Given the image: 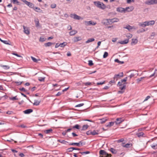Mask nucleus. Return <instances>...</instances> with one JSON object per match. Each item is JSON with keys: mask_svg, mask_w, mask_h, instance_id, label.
Segmentation results:
<instances>
[{"mask_svg": "<svg viewBox=\"0 0 157 157\" xmlns=\"http://www.w3.org/2000/svg\"><path fill=\"white\" fill-rule=\"evenodd\" d=\"M109 20L110 22L112 23L117 22L119 21V19L116 18H114L113 19H109Z\"/></svg>", "mask_w": 157, "mask_h": 157, "instance_id": "nucleus-11", "label": "nucleus"}, {"mask_svg": "<svg viewBox=\"0 0 157 157\" xmlns=\"http://www.w3.org/2000/svg\"><path fill=\"white\" fill-rule=\"evenodd\" d=\"M0 41L1 42H2V43H4L5 44L10 45V44L8 43V41L3 40L0 38Z\"/></svg>", "mask_w": 157, "mask_h": 157, "instance_id": "nucleus-36", "label": "nucleus"}, {"mask_svg": "<svg viewBox=\"0 0 157 157\" xmlns=\"http://www.w3.org/2000/svg\"><path fill=\"white\" fill-rule=\"evenodd\" d=\"M26 5L29 6V7L31 8H33L34 9V5L31 2H26Z\"/></svg>", "mask_w": 157, "mask_h": 157, "instance_id": "nucleus-9", "label": "nucleus"}, {"mask_svg": "<svg viewBox=\"0 0 157 157\" xmlns=\"http://www.w3.org/2000/svg\"><path fill=\"white\" fill-rule=\"evenodd\" d=\"M110 151L113 154H116L117 153V151L113 148H111L110 149Z\"/></svg>", "mask_w": 157, "mask_h": 157, "instance_id": "nucleus-23", "label": "nucleus"}, {"mask_svg": "<svg viewBox=\"0 0 157 157\" xmlns=\"http://www.w3.org/2000/svg\"><path fill=\"white\" fill-rule=\"evenodd\" d=\"M79 144L78 143H71L69 144V145H76L78 147Z\"/></svg>", "mask_w": 157, "mask_h": 157, "instance_id": "nucleus-43", "label": "nucleus"}, {"mask_svg": "<svg viewBox=\"0 0 157 157\" xmlns=\"http://www.w3.org/2000/svg\"><path fill=\"white\" fill-rule=\"evenodd\" d=\"M72 128L79 129H80V125L78 124H75V126H72Z\"/></svg>", "mask_w": 157, "mask_h": 157, "instance_id": "nucleus-38", "label": "nucleus"}, {"mask_svg": "<svg viewBox=\"0 0 157 157\" xmlns=\"http://www.w3.org/2000/svg\"><path fill=\"white\" fill-rule=\"evenodd\" d=\"M123 121V120L122 118H117L116 119V121L115 122V123L117 125L119 124Z\"/></svg>", "mask_w": 157, "mask_h": 157, "instance_id": "nucleus-8", "label": "nucleus"}, {"mask_svg": "<svg viewBox=\"0 0 157 157\" xmlns=\"http://www.w3.org/2000/svg\"><path fill=\"white\" fill-rule=\"evenodd\" d=\"M128 38H130L132 37V35L130 33L127 34L126 36Z\"/></svg>", "mask_w": 157, "mask_h": 157, "instance_id": "nucleus-53", "label": "nucleus"}, {"mask_svg": "<svg viewBox=\"0 0 157 157\" xmlns=\"http://www.w3.org/2000/svg\"><path fill=\"white\" fill-rule=\"evenodd\" d=\"M145 3L148 5L155 4L154 0H149L146 1Z\"/></svg>", "mask_w": 157, "mask_h": 157, "instance_id": "nucleus-7", "label": "nucleus"}, {"mask_svg": "<svg viewBox=\"0 0 157 157\" xmlns=\"http://www.w3.org/2000/svg\"><path fill=\"white\" fill-rule=\"evenodd\" d=\"M123 85L122 86H119L120 89L121 90H122L123 89H125L126 88V83H123Z\"/></svg>", "mask_w": 157, "mask_h": 157, "instance_id": "nucleus-29", "label": "nucleus"}, {"mask_svg": "<svg viewBox=\"0 0 157 157\" xmlns=\"http://www.w3.org/2000/svg\"><path fill=\"white\" fill-rule=\"evenodd\" d=\"M139 25L142 27H144L145 26H144V24L143 22H140L139 24Z\"/></svg>", "mask_w": 157, "mask_h": 157, "instance_id": "nucleus-58", "label": "nucleus"}, {"mask_svg": "<svg viewBox=\"0 0 157 157\" xmlns=\"http://www.w3.org/2000/svg\"><path fill=\"white\" fill-rule=\"evenodd\" d=\"M117 11L120 12H125L124 9L121 7L117 8Z\"/></svg>", "mask_w": 157, "mask_h": 157, "instance_id": "nucleus-13", "label": "nucleus"}, {"mask_svg": "<svg viewBox=\"0 0 157 157\" xmlns=\"http://www.w3.org/2000/svg\"><path fill=\"white\" fill-rule=\"evenodd\" d=\"M45 40V38L42 37L40 38V41L41 42H44Z\"/></svg>", "mask_w": 157, "mask_h": 157, "instance_id": "nucleus-59", "label": "nucleus"}, {"mask_svg": "<svg viewBox=\"0 0 157 157\" xmlns=\"http://www.w3.org/2000/svg\"><path fill=\"white\" fill-rule=\"evenodd\" d=\"M1 67L6 70L9 69L10 68V67L7 65H1Z\"/></svg>", "mask_w": 157, "mask_h": 157, "instance_id": "nucleus-34", "label": "nucleus"}, {"mask_svg": "<svg viewBox=\"0 0 157 157\" xmlns=\"http://www.w3.org/2000/svg\"><path fill=\"white\" fill-rule=\"evenodd\" d=\"M82 40V38L80 36L76 37L74 38V42H76L78 41H80Z\"/></svg>", "mask_w": 157, "mask_h": 157, "instance_id": "nucleus-15", "label": "nucleus"}, {"mask_svg": "<svg viewBox=\"0 0 157 157\" xmlns=\"http://www.w3.org/2000/svg\"><path fill=\"white\" fill-rule=\"evenodd\" d=\"M79 145L78 146V147H80L84 145L85 144V142H83L82 141H80L78 143Z\"/></svg>", "mask_w": 157, "mask_h": 157, "instance_id": "nucleus-39", "label": "nucleus"}, {"mask_svg": "<svg viewBox=\"0 0 157 157\" xmlns=\"http://www.w3.org/2000/svg\"><path fill=\"white\" fill-rule=\"evenodd\" d=\"M89 126L87 124L84 125L82 126V129H81L82 131L85 130H86L88 128Z\"/></svg>", "mask_w": 157, "mask_h": 157, "instance_id": "nucleus-26", "label": "nucleus"}, {"mask_svg": "<svg viewBox=\"0 0 157 157\" xmlns=\"http://www.w3.org/2000/svg\"><path fill=\"white\" fill-rule=\"evenodd\" d=\"M13 112L12 111H8L6 112V114L9 115H11L12 114Z\"/></svg>", "mask_w": 157, "mask_h": 157, "instance_id": "nucleus-63", "label": "nucleus"}, {"mask_svg": "<svg viewBox=\"0 0 157 157\" xmlns=\"http://www.w3.org/2000/svg\"><path fill=\"white\" fill-rule=\"evenodd\" d=\"M84 84L86 86H87L88 85H91V83L89 82H88L84 83Z\"/></svg>", "mask_w": 157, "mask_h": 157, "instance_id": "nucleus-62", "label": "nucleus"}, {"mask_svg": "<svg viewBox=\"0 0 157 157\" xmlns=\"http://www.w3.org/2000/svg\"><path fill=\"white\" fill-rule=\"evenodd\" d=\"M94 38H90L88 39L86 41V43H89L90 42H93L94 40Z\"/></svg>", "mask_w": 157, "mask_h": 157, "instance_id": "nucleus-31", "label": "nucleus"}, {"mask_svg": "<svg viewBox=\"0 0 157 157\" xmlns=\"http://www.w3.org/2000/svg\"><path fill=\"white\" fill-rule=\"evenodd\" d=\"M74 149H75L74 147H71L68 148L67 149V150L68 152H71L73 150H74Z\"/></svg>", "mask_w": 157, "mask_h": 157, "instance_id": "nucleus-46", "label": "nucleus"}, {"mask_svg": "<svg viewBox=\"0 0 157 157\" xmlns=\"http://www.w3.org/2000/svg\"><path fill=\"white\" fill-rule=\"evenodd\" d=\"M34 21L35 23V25H36V27H38L39 26V24H40L39 21L38 19H37V20H35Z\"/></svg>", "mask_w": 157, "mask_h": 157, "instance_id": "nucleus-35", "label": "nucleus"}, {"mask_svg": "<svg viewBox=\"0 0 157 157\" xmlns=\"http://www.w3.org/2000/svg\"><path fill=\"white\" fill-rule=\"evenodd\" d=\"M127 77H126L124 79H121V82L123 83V82H126L127 80Z\"/></svg>", "mask_w": 157, "mask_h": 157, "instance_id": "nucleus-56", "label": "nucleus"}, {"mask_svg": "<svg viewBox=\"0 0 157 157\" xmlns=\"http://www.w3.org/2000/svg\"><path fill=\"white\" fill-rule=\"evenodd\" d=\"M100 122L101 124L105 123L107 120L106 118H103L100 119Z\"/></svg>", "mask_w": 157, "mask_h": 157, "instance_id": "nucleus-37", "label": "nucleus"}, {"mask_svg": "<svg viewBox=\"0 0 157 157\" xmlns=\"http://www.w3.org/2000/svg\"><path fill=\"white\" fill-rule=\"evenodd\" d=\"M79 153L82 155H83V154H89L90 153V152L89 151H84V152H79Z\"/></svg>", "mask_w": 157, "mask_h": 157, "instance_id": "nucleus-51", "label": "nucleus"}, {"mask_svg": "<svg viewBox=\"0 0 157 157\" xmlns=\"http://www.w3.org/2000/svg\"><path fill=\"white\" fill-rule=\"evenodd\" d=\"M77 33V31L75 30H74L71 31L69 32V34L71 36H73L76 34Z\"/></svg>", "mask_w": 157, "mask_h": 157, "instance_id": "nucleus-20", "label": "nucleus"}, {"mask_svg": "<svg viewBox=\"0 0 157 157\" xmlns=\"http://www.w3.org/2000/svg\"><path fill=\"white\" fill-rule=\"evenodd\" d=\"M120 78V77L119 75V74L115 75L113 79L114 80H116V81L118 79Z\"/></svg>", "mask_w": 157, "mask_h": 157, "instance_id": "nucleus-24", "label": "nucleus"}, {"mask_svg": "<svg viewBox=\"0 0 157 157\" xmlns=\"http://www.w3.org/2000/svg\"><path fill=\"white\" fill-rule=\"evenodd\" d=\"M71 17L75 19L78 20H79L81 19H82L81 18V17L80 16H79L75 14H71Z\"/></svg>", "mask_w": 157, "mask_h": 157, "instance_id": "nucleus-5", "label": "nucleus"}, {"mask_svg": "<svg viewBox=\"0 0 157 157\" xmlns=\"http://www.w3.org/2000/svg\"><path fill=\"white\" fill-rule=\"evenodd\" d=\"M56 7V5L55 4H52L51 5V7L52 8H55Z\"/></svg>", "mask_w": 157, "mask_h": 157, "instance_id": "nucleus-57", "label": "nucleus"}, {"mask_svg": "<svg viewBox=\"0 0 157 157\" xmlns=\"http://www.w3.org/2000/svg\"><path fill=\"white\" fill-rule=\"evenodd\" d=\"M33 112V110L32 109H28L23 111L25 114H29Z\"/></svg>", "mask_w": 157, "mask_h": 157, "instance_id": "nucleus-12", "label": "nucleus"}, {"mask_svg": "<svg viewBox=\"0 0 157 157\" xmlns=\"http://www.w3.org/2000/svg\"><path fill=\"white\" fill-rule=\"evenodd\" d=\"M99 154L100 155H104L105 157H108L109 156V154L104 150H101L99 151Z\"/></svg>", "mask_w": 157, "mask_h": 157, "instance_id": "nucleus-2", "label": "nucleus"}, {"mask_svg": "<svg viewBox=\"0 0 157 157\" xmlns=\"http://www.w3.org/2000/svg\"><path fill=\"white\" fill-rule=\"evenodd\" d=\"M40 101H38L37 100H35L33 104L34 105H35L36 106L40 104Z\"/></svg>", "mask_w": 157, "mask_h": 157, "instance_id": "nucleus-33", "label": "nucleus"}, {"mask_svg": "<svg viewBox=\"0 0 157 157\" xmlns=\"http://www.w3.org/2000/svg\"><path fill=\"white\" fill-rule=\"evenodd\" d=\"M84 105V103H81L77 105H76L75 106V107H80L83 106Z\"/></svg>", "mask_w": 157, "mask_h": 157, "instance_id": "nucleus-55", "label": "nucleus"}, {"mask_svg": "<svg viewBox=\"0 0 157 157\" xmlns=\"http://www.w3.org/2000/svg\"><path fill=\"white\" fill-rule=\"evenodd\" d=\"M31 58L32 60L34 62L37 63L38 62V60L37 59L33 57V56H31Z\"/></svg>", "mask_w": 157, "mask_h": 157, "instance_id": "nucleus-48", "label": "nucleus"}, {"mask_svg": "<svg viewBox=\"0 0 157 157\" xmlns=\"http://www.w3.org/2000/svg\"><path fill=\"white\" fill-rule=\"evenodd\" d=\"M157 69H155V72L153 73L149 77L151 78L153 76H157Z\"/></svg>", "mask_w": 157, "mask_h": 157, "instance_id": "nucleus-40", "label": "nucleus"}, {"mask_svg": "<svg viewBox=\"0 0 157 157\" xmlns=\"http://www.w3.org/2000/svg\"><path fill=\"white\" fill-rule=\"evenodd\" d=\"M132 146V144H130L128 143L125 145H122L123 147H125L127 148H128Z\"/></svg>", "mask_w": 157, "mask_h": 157, "instance_id": "nucleus-28", "label": "nucleus"}, {"mask_svg": "<svg viewBox=\"0 0 157 157\" xmlns=\"http://www.w3.org/2000/svg\"><path fill=\"white\" fill-rule=\"evenodd\" d=\"M145 31V29H140L139 30H138L137 31V33H142Z\"/></svg>", "mask_w": 157, "mask_h": 157, "instance_id": "nucleus-45", "label": "nucleus"}, {"mask_svg": "<svg viewBox=\"0 0 157 157\" xmlns=\"http://www.w3.org/2000/svg\"><path fill=\"white\" fill-rule=\"evenodd\" d=\"M128 41L129 40L127 39L123 41L119 42L118 43L121 44H126L128 42Z\"/></svg>", "mask_w": 157, "mask_h": 157, "instance_id": "nucleus-17", "label": "nucleus"}, {"mask_svg": "<svg viewBox=\"0 0 157 157\" xmlns=\"http://www.w3.org/2000/svg\"><path fill=\"white\" fill-rule=\"evenodd\" d=\"M115 80H114V79H113V80H111L110 81H109V84H111L112 83H115Z\"/></svg>", "mask_w": 157, "mask_h": 157, "instance_id": "nucleus-64", "label": "nucleus"}, {"mask_svg": "<svg viewBox=\"0 0 157 157\" xmlns=\"http://www.w3.org/2000/svg\"><path fill=\"white\" fill-rule=\"evenodd\" d=\"M85 23L86 25H94L96 24V22H93L91 21H85Z\"/></svg>", "mask_w": 157, "mask_h": 157, "instance_id": "nucleus-6", "label": "nucleus"}, {"mask_svg": "<svg viewBox=\"0 0 157 157\" xmlns=\"http://www.w3.org/2000/svg\"><path fill=\"white\" fill-rule=\"evenodd\" d=\"M108 55V53L107 52H104L103 56V57L104 58H106Z\"/></svg>", "mask_w": 157, "mask_h": 157, "instance_id": "nucleus-50", "label": "nucleus"}, {"mask_svg": "<svg viewBox=\"0 0 157 157\" xmlns=\"http://www.w3.org/2000/svg\"><path fill=\"white\" fill-rule=\"evenodd\" d=\"M110 22L109 19H103L101 22V23L105 25H108L110 24Z\"/></svg>", "mask_w": 157, "mask_h": 157, "instance_id": "nucleus-4", "label": "nucleus"}, {"mask_svg": "<svg viewBox=\"0 0 157 157\" xmlns=\"http://www.w3.org/2000/svg\"><path fill=\"white\" fill-rule=\"evenodd\" d=\"M40 9V8L36 7H35L34 9V10L36 12V10L39 11Z\"/></svg>", "mask_w": 157, "mask_h": 157, "instance_id": "nucleus-61", "label": "nucleus"}, {"mask_svg": "<svg viewBox=\"0 0 157 157\" xmlns=\"http://www.w3.org/2000/svg\"><path fill=\"white\" fill-rule=\"evenodd\" d=\"M88 65L90 66H92L93 65V63L92 60H89L88 61Z\"/></svg>", "mask_w": 157, "mask_h": 157, "instance_id": "nucleus-52", "label": "nucleus"}, {"mask_svg": "<svg viewBox=\"0 0 157 157\" xmlns=\"http://www.w3.org/2000/svg\"><path fill=\"white\" fill-rule=\"evenodd\" d=\"M114 61L115 62H117V63H120L121 64H122L124 63V62L123 61H120L118 59H115L114 60Z\"/></svg>", "mask_w": 157, "mask_h": 157, "instance_id": "nucleus-41", "label": "nucleus"}, {"mask_svg": "<svg viewBox=\"0 0 157 157\" xmlns=\"http://www.w3.org/2000/svg\"><path fill=\"white\" fill-rule=\"evenodd\" d=\"M146 77H141L140 78H138L136 79L137 82L138 83H139L144 78Z\"/></svg>", "mask_w": 157, "mask_h": 157, "instance_id": "nucleus-42", "label": "nucleus"}, {"mask_svg": "<svg viewBox=\"0 0 157 157\" xmlns=\"http://www.w3.org/2000/svg\"><path fill=\"white\" fill-rule=\"evenodd\" d=\"M133 10V8L132 7H126L125 9H124L125 10V11L128 12H130L132 11Z\"/></svg>", "mask_w": 157, "mask_h": 157, "instance_id": "nucleus-14", "label": "nucleus"}, {"mask_svg": "<svg viewBox=\"0 0 157 157\" xmlns=\"http://www.w3.org/2000/svg\"><path fill=\"white\" fill-rule=\"evenodd\" d=\"M136 135L139 137H145V134L143 132H140L137 133Z\"/></svg>", "mask_w": 157, "mask_h": 157, "instance_id": "nucleus-16", "label": "nucleus"}, {"mask_svg": "<svg viewBox=\"0 0 157 157\" xmlns=\"http://www.w3.org/2000/svg\"><path fill=\"white\" fill-rule=\"evenodd\" d=\"M19 90L23 91L24 92H26V90L25 89L24 87H22V88H19Z\"/></svg>", "mask_w": 157, "mask_h": 157, "instance_id": "nucleus-60", "label": "nucleus"}, {"mask_svg": "<svg viewBox=\"0 0 157 157\" xmlns=\"http://www.w3.org/2000/svg\"><path fill=\"white\" fill-rule=\"evenodd\" d=\"M115 123V122H109L108 124H106L105 126L106 127H110L113 126Z\"/></svg>", "mask_w": 157, "mask_h": 157, "instance_id": "nucleus-22", "label": "nucleus"}, {"mask_svg": "<svg viewBox=\"0 0 157 157\" xmlns=\"http://www.w3.org/2000/svg\"><path fill=\"white\" fill-rule=\"evenodd\" d=\"M155 23V21L154 20H151L149 21H147V24L148 25H154Z\"/></svg>", "mask_w": 157, "mask_h": 157, "instance_id": "nucleus-21", "label": "nucleus"}, {"mask_svg": "<svg viewBox=\"0 0 157 157\" xmlns=\"http://www.w3.org/2000/svg\"><path fill=\"white\" fill-rule=\"evenodd\" d=\"M57 141L59 142L60 143L63 144H66L67 143H68V142L66 141H65L64 140H57Z\"/></svg>", "mask_w": 157, "mask_h": 157, "instance_id": "nucleus-27", "label": "nucleus"}, {"mask_svg": "<svg viewBox=\"0 0 157 157\" xmlns=\"http://www.w3.org/2000/svg\"><path fill=\"white\" fill-rule=\"evenodd\" d=\"M123 28L127 29L129 31L132 29H137V27L136 28L134 26H132L128 25H126V27H124Z\"/></svg>", "mask_w": 157, "mask_h": 157, "instance_id": "nucleus-3", "label": "nucleus"}, {"mask_svg": "<svg viewBox=\"0 0 157 157\" xmlns=\"http://www.w3.org/2000/svg\"><path fill=\"white\" fill-rule=\"evenodd\" d=\"M99 134V131L98 130H94L91 131V135H98Z\"/></svg>", "mask_w": 157, "mask_h": 157, "instance_id": "nucleus-18", "label": "nucleus"}, {"mask_svg": "<svg viewBox=\"0 0 157 157\" xmlns=\"http://www.w3.org/2000/svg\"><path fill=\"white\" fill-rule=\"evenodd\" d=\"M45 77H39L38 80L40 82H44V81Z\"/></svg>", "mask_w": 157, "mask_h": 157, "instance_id": "nucleus-49", "label": "nucleus"}, {"mask_svg": "<svg viewBox=\"0 0 157 157\" xmlns=\"http://www.w3.org/2000/svg\"><path fill=\"white\" fill-rule=\"evenodd\" d=\"M17 96L13 97H9V99L10 100H17L18 98H17Z\"/></svg>", "mask_w": 157, "mask_h": 157, "instance_id": "nucleus-47", "label": "nucleus"}, {"mask_svg": "<svg viewBox=\"0 0 157 157\" xmlns=\"http://www.w3.org/2000/svg\"><path fill=\"white\" fill-rule=\"evenodd\" d=\"M67 44V43L66 42H64L63 43H60V47H64Z\"/></svg>", "mask_w": 157, "mask_h": 157, "instance_id": "nucleus-44", "label": "nucleus"}, {"mask_svg": "<svg viewBox=\"0 0 157 157\" xmlns=\"http://www.w3.org/2000/svg\"><path fill=\"white\" fill-rule=\"evenodd\" d=\"M24 29V32L27 35H28L29 34V30L28 28L25 27L24 26H23Z\"/></svg>", "mask_w": 157, "mask_h": 157, "instance_id": "nucleus-10", "label": "nucleus"}, {"mask_svg": "<svg viewBox=\"0 0 157 157\" xmlns=\"http://www.w3.org/2000/svg\"><path fill=\"white\" fill-rule=\"evenodd\" d=\"M54 43H52L51 42H48L47 43H46L44 44V45L46 47L50 46L52 44H54Z\"/></svg>", "mask_w": 157, "mask_h": 157, "instance_id": "nucleus-32", "label": "nucleus"}, {"mask_svg": "<svg viewBox=\"0 0 157 157\" xmlns=\"http://www.w3.org/2000/svg\"><path fill=\"white\" fill-rule=\"evenodd\" d=\"M94 3L95 6L102 10H104L106 8L105 5L99 1H94Z\"/></svg>", "mask_w": 157, "mask_h": 157, "instance_id": "nucleus-1", "label": "nucleus"}, {"mask_svg": "<svg viewBox=\"0 0 157 157\" xmlns=\"http://www.w3.org/2000/svg\"><path fill=\"white\" fill-rule=\"evenodd\" d=\"M18 127H21L22 128H25L27 127L26 125H24V124H21L20 125H19L18 126Z\"/></svg>", "mask_w": 157, "mask_h": 157, "instance_id": "nucleus-54", "label": "nucleus"}, {"mask_svg": "<svg viewBox=\"0 0 157 157\" xmlns=\"http://www.w3.org/2000/svg\"><path fill=\"white\" fill-rule=\"evenodd\" d=\"M11 2L14 4H17L18 5H20V3L17 0H11Z\"/></svg>", "mask_w": 157, "mask_h": 157, "instance_id": "nucleus-30", "label": "nucleus"}, {"mask_svg": "<svg viewBox=\"0 0 157 157\" xmlns=\"http://www.w3.org/2000/svg\"><path fill=\"white\" fill-rule=\"evenodd\" d=\"M52 129L51 128L46 130L44 131V132L46 134H49L52 133Z\"/></svg>", "mask_w": 157, "mask_h": 157, "instance_id": "nucleus-25", "label": "nucleus"}, {"mask_svg": "<svg viewBox=\"0 0 157 157\" xmlns=\"http://www.w3.org/2000/svg\"><path fill=\"white\" fill-rule=\"evenodd\" d=\"M138 40L136 39H132L131 44L133 45V44H135L137 43Z\"/></svg>", "mask_w": 157, "mask_h": 157, "instance_id": "nucleus-19", "label": "nucleus"}]
</instances>
